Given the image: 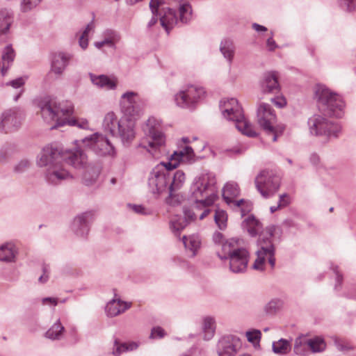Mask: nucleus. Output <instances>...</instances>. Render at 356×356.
I'll list each match as a JSON object with an SVG mask.
<instances>
[{
  "mask_svg": "<svg viewBox=\"0 0 356 356\" xmlns=\"http://www.w3.org/2000/svg\"><path fill=\"white\" fill-rule=\"evenodd\" d=\"M280 86L275 72H269L264 75L261 83V90L263 93H278Z\"/></svg>",
  "mask_w": 356,
  "mask_h": 356,
  "instance_id": "23",
  "label": "nucleus"
},
{
  "mask_svg": "<svg viewBox=\"0 0 356 356\" xmlns=\"http://www.w3.org/2000/svg\"><path fill=\"white\" fill-rule=\"evenodd\" d=\"M257 122L260 127L268 134L273 136V141L275 142L278 136V127L275 126L277 118L270 105L266 103L259 104L257 112Z\"/></svg>",
  "mask_w": 356,
  "mask_h": 356,
  "instance_id": "13",
  "label": "nucleus"
},
{
  "mask_svg": "<svg viewBox=\"0 0 356 356\" xmlns=\"http://www.w3.org/2000/svg\"><path fill=\"white\" fill-rule=\"evenodd\" d=\"M13 21V13L10 10L0 9V36L8 33Z\"/></svg>",
  "mask_w": 356,
  "mask_h": 356,
  "instance_id": "32",
  "label": "nucleus"
},
{
  "mask_svg": "<svg viewBox=\"0 0 356 356\" xmlns=\"http://www.w3.org/2000/svg\"><path fill=\"white\" fill-rule=\"evenodd\" d=\"M143 129L149 140L143 141L138 147L146 149L154 157H159L161 148L165 144V136L160 130V121L151 117L147 120Z\"/></svg>",
  "mask_w": 356,
  "mask_h": 356,
  "instance_id": "8",
  "label": "nucleus"
},
{
  "mask_svg": "<svg viewBox=\"0 0 356 356\" xmlns=\"http://www.w3.org/2000/svg\"><path fill=\"white\" fill-rule=\"evenodd\" d=\"M202 207H199V208H195V204L193 206V208H186L185 207L184 209V218L186 220V222L188 223L193 221L196 218H197V214L195 213V209L197 210V211H200V209H201Z\"/></svg>",
  "mask_w": 356,
  "mask_h": 356,
  "instance_id": "52",
  "label": "nucleus"
},
{
  "mask_svg": "<svg viewBox=\"0 0 356 356\" xmlns=\"http://www.w3.org/2000/svg\"><path fill=\"white\" fill-rule=\"evenodd\" d=\"M245 336L249 342L256 344L259 343L261 337V332L259 330H252L251 331L246 332Z\"/></svg>",
  "mask_w": 356,
  "mask_h": 356,
  "instance_id": "51",
  "label": "nucleus"
},
{
  "mask_svg": "<svg viewBox=\"0 0 356 356\" xmlns=\"http://www.w3.org/2000/svg\"><path fill=\"white\" fill-rule=\"evenodd\" d=\"M44 175L48 184L55 186L63 180L72 178L70 173L64 168L63 161L45 169Z\"/></svg>",
  "mask_w": 356,
  "mask_h": 356,
  "instance_id": "20",
  "label": "nucleus"
},
{
  "mask_svg": "<svg viewBox=\"0 0 356 356\" xmlns=\"http://www.w3.org/2000/svg\"><path fill=\"white\" fill-rule=\"evenodd\" d=\"M235 45L231 40H224L220 43V50L224 58L227 59L229 64L232 63L234 53Z\"/></svg>",
  "mask_w": 356,
  "mask_h": 356,
  "instance_id": "35",
  "label": "nucleus"
},
{
  "mask_svg": "<svg viewBox=\"0 0 356 356\" xmlns=\"http://www.w3.org/2000/svg\"><path fill=\"white\" fill-rule=\"evenodd\" d=\"M92 211H87L77 216L72 225L73 232L79 236L84 237L89 232V225L94 220Z\"/></svg>",
  "mask_w": 356,
  "mask_h": 356,
  "instance_id": "21",
  "label": "nucleus"
},
{
  "mask_svg": "<svg viewBox=\"0 0 356 356\" xmlns=\"http://www.w3.org/2000/svg\"><path fill=\"white\" fill-rule=\"evenodd\" d=\"M65 124L70 126H76L79 128L87 129L89 128V124L86 119L83 118H70V116H67Z\"/></svg>",
  "mask_w": 356,
  "mask_h": 356,
  "instance_id": "48",
  "label": "nucleus"
},
{
  "mask_svg": "<svg viewBox=\"0 0 356 356\" xmlns=\"http://www.w3.org/2000/svg\"><path fill=\"white\" fill-rule=\"evenodd\" d=\"M310 341H312V346L314 348H309V351L313 353H319L325 348V343L324 340L319 337L312 339L310 338Z\"/></svg>",
  "mask_w": 356,
  "mask_h": 356,
  "instance_id": "50",
  "label": "nucleus"
},
{
  "mask_svg": "<svg viewBox=\"0 0 356 356\" xmlns=\"http://www.w3.org/2000/svg\"><path fill=\"white\" fill-rule=\"evenodd\" d=\"M41 115L47 123L55 122L51 129L65 124L67 116L74 112L73 104L70 101L60 102L56 98L47 97L39 103Z\"/></svg>",
  "mask_w": 356,
  "mask_h": 356,
  "instance_id": "3",
  "label": "nucleus"
},
{
  "mask_svg": "<svg viewBox=\"0 0 356 356\" xmlns=\"http://www.w3.org/2000/svg\"><path fill=\"white\" fill-rule=\"evenodd\" d=\"M71 152L68 151L63 154L58 148L47 145L38 155L36 163L39 167H44L47 169L49 167L63 161L67 163L66 157Z\"/></svg>",
  "mask_w": 356,
  "mask_h": 356,
  "instance_id": "17",
  "label": "nucleus"
},
{
  "mask_svg": "<svg viewBox=\"0 0 356 356\" xmlns=\"http://www.w3.org/2000/svg\"><path fill=\"white\" fill-rule=\"evenodd\" d=\"M312 343L307 336L300 335L294 341L293 353L299 356H306L309 353V348H314Z\"/></svg>",
  "mask_w": 356,
  "mask_h": 356,
  "instance_id": "26",
  "label": "nucleus"
},
{
  "mask_svg": "<svg viewBox=\"0 0 356 356\" xmlns=\"http://www.w3.org/2000/svg\"><path fill=\"white\" fill-rule=\"evenodd\" d=\"M138 93L128 91L122 95L120 101V110L123 113V118H128L135 121L143 113L138 102Z\"/></svg>",
  "mask_w": 356,
  "mask_h": 356,
  "instance_id": "15",
  "label": "nucleus"
},
{
  "mask_svg": "<svg viewBox=\"0 0 356 356\" xmlns=\"http://www.w3.org/2000/svg\"><path fill=\"white\" fill-rule=\"evenodd\" d=\"M266 45L270 51L275 50L277 46L273 37H270L266 41Z\"/></svg>",
  "mask_w": 356,
  "mask_h": 356,
  "instance_id": "64",
  "label": "nucleus"
},
{
  "mask_svg": "<svg viewBox=\"0 0 356 356\" xmlns=\"http://www.w3.org/2000/svg\"><path fill=\"white\" fill-rule=\"evenodd\" d=\"M241 346L239 337L229 334L223 336L217 345L218 356H234Z\"/></svg>",
  "mask_w": 356,
  "mask_h": 356,
  "instance_id": "19",
  "label": "nucleus"
},
{
  "mask_svg": "<svg viewBox=\"0 0 356 356\" xmlns=\"http://www.w3.org/2000/svg\"><path fill=\"white\" fill-rule=\"evenodd\" d=\"M272 350L274 353L277 355H286L289 354L291 350V340L282 338L278 341H273Z\"/></svg>",
  "mask_w": 356,
  "mask_h": 356,
  "instance_id": "34",
  "label": "nucleus"
},
{
  "mask_svg": "<svg viewBox=\"0 0 356 356\" xmlns=\"http://www.w3.org/2000/svg\"><path fill=\"white\" fill-rule=\"evenodd\" d=\"M72 58V55L68 52L58 51L53 54L51 60V71L56 75L63 74Z\"/></svg>",
  "mask_w": 356,
  "mask_h": 356,
  "instance_id": "22",
  "label": "nucleus"
},
{
  "mask_svg": "<svg viewBox=\"0 0 356 356\" xmlns=\"http://www.w3.org/2000/svg\"><path fill=\"white\" fill-rule=\"evenodd\" d=\"M17 248L12 243H6L0 246V261L12 262L15 261Z\"/></svg>",
  "mask_w": 356,
  "mask_h": 356,
  "instance_id": "30",
  "label": "nucleus"
},
{
  "mask_svg": "<svg viewBox=\"0 0 356 356\" xmlns=\"http://www.w3.org/2000/svg\"><path fill=\"white\" fill-rule=\"evenodd\" d=\"M257 258L252 266L254 269L264 270L266 259H268L272 268L275 267V247L270 241L267 240L261 244V248L257 251Z\"/></svg>",
  "mask_w": 356,
  "mask_h": 356,
  "instance_id": "18",
  "label": "nucleus"
},
{
  "mask_svg": "<svg viewBox=\"0 0 356 356\" xmlns=\"http://www.w3.org/2000/svg\"><path fill=\"white\" fill-rule=\"evenodd\" d=\"M102 127L105 131L113 136H118L124 146H129L136 136L134 121L123 118L118 119L112 111L105 115Z\"/></svg>",
  "mask_w": 356,
  "mask_h": 356,
  "instance_id": "5",
  "label": "nucleus"
},
{
  "mask_svg": "<svg viewBox=\"0 0 356 356\" xmlns=\"http://www.w3.org/2000/svg\"><path fill=\"white\" fill-rule=\"evenodd\" d=\"M315 99L318 109L324 114L336 118L342 116L345 103L339 94L318 84L315 88Z\"/></svg>",
  "mask_w": 356,
  "mask_h": 356,
  "instance_id": "7",
  "label": "nucleus"
},
{
  "mask_svg": "<svg viewBox=\"0 0 356 356\" xmlns=\"http://www.w3.org/2000/svg\"><path fill=\"white\" fill-rule=\"evenodd\" d=\"M255 186L257 191L264 198L273 197L279 190L281 178L273 171L261 170L255 177Z\"/></svg>",
  "mask_w": 356,
  "mask_h": 356,
  "instance_id": "10",
  "label": "nucleus"
},
{
  "mask_svg": "<svg viewBox=\"0 0 356 356\" xmlns=\"http://www.w3.org/2000/svg\"><path fill=\"white\" fill-rule=\"evenodd\" d=\"M165 330L159 327V326H157V327H154L152 329V332H151V334H150V338L151 339H154L156 337H158V338H163L165 337Z\"/></svg>",
  "mask_w": 356,
  "mask_h": 356,
  "instance_id": "56",
  "label": "nucleus"
},
{
  "mask_svg": "<svg viewBox=\"0 0 356 356\" xmlns=\"http://www.w3.org/2000/svg\"><path fill=\"white\" fill-rule=\"evenodd\" d=\"M81 143L97 156H113L115 148L109 140L102 134L95 133L83 138Z\"/></svg>",
  "mask_w": 356,
  "mask_h": 356,
  "instance_id": "12",
  "label": "nucleus"
},
{
  "mask_svg": "<svg viewBox=\"0 0 356 356\" xmlns=\"http://www.w3.org/2000/svg\"><path fill=\"white\" fill-rule=\"evenodd\" d=\"M42 275L38 278V281L40 283H45L49 280V275L50 273V268L47 264L42 265Z\"/></svg>",
  "mask_w": 356,
  "mask_h": 356,
  "instance_id": "58",
  "label": "nucleus"
},
{
  "mask_svg": "<svg viewBox=\"0 0 356 356\" xmlns=\"http://www.w3.org/2000/svg\"><path fill=\"white\" fill-rule=\"evenodd\" d=\"M159 16L161 26L169 33L170 30L178 22L175 11L172 8H168L163 14L159 13Z\"/></svg>",
  "mask_w": 356,
  "mask_h": 356,
  "instance_id": "29",
  "label": "nucleus"
},
{
  "mask_svg": "<svg viewBox=\"0 0 356 356\" xmlns=\"http://www.w3.org/2000/svg\"><path fill=\"white\" fill-rule=\"evenodd\" d=\"M42 0H21L20 10L22 13L30 12L36 8Z\"/></svg>",
  "mask_w": 356,
  "mask_h": 356,
  "instance_id": "46",
  "label": "nucleus"
},
{
  "mask_svg": "<svg viewBox=\"0 0 356 356\" xmlns=\"http://www.w3.org/2000/svg\"><path fill=\"white\" fill-rule=\"evenodd\" d=\"M307 124L310 134L314 136L338 137L341 130L339 124L332 122L321 115H314L309 118Z\"/></svg>",
  "mask_w": 356,
  "mask_h": 356,
  "instance_id": "11",
  "label": "nucleus"
},
{
  "mask_svg": "<svg viewBox=\"0 0 356 356\" xmlns=\"http://www.w3.org/2000/svg\"><path fill=\"white\" fill-rule=\"evenodd\" d=\"M243 224L246 225L248 232L251 234L256 233L260 225L259 222L253 216H248L243 221Z\"/></svg>",
  "mask_w": 356,
  "mask_h": 356,
  "instance_id": "49",
  "label": "nucleus"
},
{
  "mask_svg": "<svg viewBox=\"0 0 356 356\" xmlns=\"http://www.w3.org/2000/svg\"><path fill=\"white\" fill-rule=\"evenodd\" d=\"M234 209H238L241 216H244L248 213L252 208V203L250 201L241 199L232 202V206Z\"/></svg>",
  "mask_w": 356,
  "mask_h": 356,
  "instance_id": "43",
  "label": "nucleus"
},
{
  "mask_svg": "<svg viewBox=\"0 0 356 356\" xmlns=\"http://www.w3.org/2000/svg\"><path fill=\"white\" fill-rule=\"evenodd\" d=\"M195 153L193 148L186 146L182 149L175 151L166 162L162 161L155 166L148 178V186L150 192L156 196L164 193L169 194V185L171 175L169 170L175 169L181 162L193 163Z\"/></svg>",
  "mask_w": 356,
  "mask_h": 356,
  "instance_id": "1",
  "label": "nucleus"
},
{
  "mask_svg": "<svg viewBox=\"0 0 356 356\" xmlns=\"http://www.w3.org/2000/svg\"><path fill=\"white\" fill-rule=\"evenodd\" d=\"M125 343L127 352L135 350L139 346L138 343L135 341H131V342H127V343Z\"/></svg>",
  "mask_w": 356,
  "mask_h": 356,
  "instance_id": "63",
  "label": "nucleus"
},
{
  "mask_svg": "<svg viewBox=\"0 0 356 356\" xmlns=\"http://www.w3.org/2000/svg\"><path fill=\"white\" fill-rule=\"evenodd\" d=\"M186 180V176L182 170H177L173 177H171V181L169 185V196L172 197L174 193L180 189Z\"/></svg>",
  "mask_w": 356,
  "mask_h": 356,
  "instance_id": "33",
  "label": "nucleus"
},
{
  "mask_svg": "<svg viewBox=\"0 0 356 356\" xmlns=\"http://www.w3.org/2000/svg\"><path fill=\"white\" fill-rule=\"evenodd\" d=\"M179 21L183 24L188 23L192 18V8L187 1H179Z\"/></svg>",
  "mask_w": 356,
  "mask_h": 356,
  "instance_id": "37",
  "label": "nucleus"
},
{
  "mask_svg": "<svg viewBox=\"0 0 356 356\" xmlns=\"http://www.w3.org/2000/svg\"><path fill=\"white\" fill-rule=\"evenodd\" d=\"M161 3V0H151L149 1V8L152 10V15H155V13L158 14L159 8Z\"/></svg>",
  "mask_w": 356,
  "mask_h": 356,
  "instance_id": "60",
  "label": "nucleus"
},
{
  "mask_svg": "<svg viewBox=\"0 0 356 356\" xmlns=\"http://www.w3.org/2000/svg\"><path fill=\"white\" fill-rule=\"evenodd\" d=\"M67 163L76 169H83L82 181L86 186L93 184L99 175L100 170L98 167L88 163V157L81 149L71 152L66 157Z\"/></svg>",
  "mask_w": 356,
  "mask_h": 356,
  "instance_id": "9",
  "label": "nucleus"
},
{
  "mask_svg": "<svg viewBox=\"0 0 356 356\" xmlns=\"http://www.w3.org/2000/svg\"><path fill=\"white\" fill-rule=\"evenodd\" d=\"M214 220L220 229H225L227 227V213L224 210L216 209L214 215Z\"/></svg>",
  "mask_w": 356,
  "mask_h": 356,
  "instance_id": "45",
  "label": "nucleus"
},
{
  "mask_svg": "<svg viewBox=\"0 0 356 356\" xmlns=\"http://www.w3.org/2000/svg\"><path fill=\"white\" fill-rule=\"evenodd\" d=\"M339 3L348 11H352L356 8V0H339Z\"/></svg>",
  "mask_w": 356,
  "mask_h": 356,
  "instance_id": "55",
  "label": "nucleus"
},
{
  "mask_svg": "<svg viewBox=\"0 0 356 356\" xmlns=\"http://www.w3.org/2000/svg\"><path fill=\"white\" fill-rule=\"evenodd\" d=\"M65 331V327L62 325L60 319H58L56 323L46 332L45 337L51 340H60Z\"/></svg>",
  "mask_w": 356,
  "mask_h": 356,
  "instance_id": "38",
  "label": "nucleus"
},
{
  "mask_svg": "<svg viewBox=\"0 0 356 356\" xmlns=\"http://www.w3.org/2000/svg\"><path fill=\"white\" fill-rule=\"evenodd\" d=\"M271 102L279 108H282L286 105V100L283 97L271 98Z\"/></svg>",
  "mask_w": 356,
  "mask_h": 356,
  "instance_id": "62",
  "label": "nucleus"
},
{
  "mask_svg": "<svg viewBox=\"0 0 356 356\" xmlns=\"http://www.w3.org/2000/svg\"><path fill=\"white\" fill-rule=\"evenodd\" d=\"M240 194V189L238 184L234 181L227 182L222 189V197L225 202L232 206L234 198Z\"/></svg>",
  "mask_w": 356,
  "mask_h": 356,
  "instance_id": "28",
  "label": "nucleus"
},
{
  "mask_svg": "<svg viewBox=\"0 0 356 356\" xmlns=\"http://www.w3.org/2000/svg\"><path fill=\"white\" fill-rule=\"evenodd\" d=\"M30 165L31 163L28 159H22L15 166L14 169L16 172L21 173L27 170Z\"/></svg>",
  "mask_w": 356,
  "mask_h": 356,
  "instance_id": "54",
  "label": "nucleus"
},
{
  "mask_svg": "<svg viewBox=\"0 0 356 356\" xmlns=\"http://www.w3.org/2000/svg\"><path fill=\"white\" fill-rule=\"evenodd\" d=\"M202 330L204 332V339L209 341L214 336L216 330V322L213 318L207 316L203 320Z\"/></svg>",
  "mask_w": 356,
  "mask_h": 356,
  "instance_id": "39",
  "label": "nucleus"
},
{
  "mask_svg": "<svg viewBox=\"0 0 356 356\" xmlns=\"http://www.w3.org/2000/svg\"><path fill=\"white\" fill-rule=\"evenodd\" d=\"M282 305L283 302L280 299H272L264 306V311L266 315L273 316L280 310Z\"/></svg>",
  "mask_w": 356,
  "mask_h": 356,
  "instance_id": "42",
  "label": "nucleus"
},
{
  "mask_svg": "<svg viewBox=\"0 0 356 356\" xmlns=\"http://www.w3.org/2000/svg\"><path fill=\"white\" fill-rule=\"evenodd\" d=\"M289 203V197L286 194H282L280 196L278 205L280 208L286 207Z\"/></svg>",
  "mask_w": 356,
  "mask_h": 356,
  "instance_id": "61",
  "label": "nucleus"
},
{
  "mask_svg": "<svg viewBox=\"0 0 356 356\" xmlns=\"http://www.w3.org/2000/svg\"><path fill=\"white\" fill-rule=\"evenodd\" d=\"M220 108L225 118L235 123L236 128L243 135L254 138L257 136L252 124L245 118L242 108L235 98L221 100Z\"/></svg>",
  "mask_w": 356,
  "mask_h": 356,
  "instance_id": "6",
  "label": "nucleus"
},
{
  "mask_svg": "<svg viewBox=\"0 0 356 356\" xmlns=\"http://www.w3.org/2000/svg\"><path fill=\"white\" fill-rule=\"evenodd\" d=\"M232 240H240V239L237 238H232L225 240L224 235L222 233L217 232V231L215 232L212 236V241H213V243L216 245L220 246V248H221L220 250L217 251V252H222V248H223L224 245L225 243H227V242L231 241Z\"/></svg>",
  "mask_w": 356,
  "mask_h": 356,
  "instance_id": "47",
  "label": "nucleus"
},
{
  "mask_svg": "<svg viewBox=\"0 0 356 356\" xmlns=\"http://www.w3.org/2000/svg\"><path fill=\"white\" fill-rule=\"evenodd\" d=\"M182 241L186 250L190 252L191 257H194L197 255L198 250L201 248V238L197 234H192L188 236H184Z\"/></svg>",
  "mask_w": 356,
  "mask_h": 356,
  "instance_id": "27",
  "label": "nucleus"
},
{
  "mask_svg": "<svg viewBox=\"0 0 356 356\" xmlns=\"http://www.w3.org/2000/svg\"><path fill=\"white\" fill-rule=\"evenodd\" d=\"M131 307V302L122 301L120 299L110 300L105 308V312L108 317L117 316Z\"/></svg>",
  "mask_w": 356,
  "mask_h": 356,
  "instance_id": "24",
  "label": "nucleus"
},
{
  "mask_svg": "<svg viewBox=\"0 0 356 356\" xmlns=\"http://www.w3.org/2000/svg\"><path fill=\"white\" fill-rule=\"evenodd\" d=\"M332 269L333 270L334 273L336 275V284L334 286V289L338 291L339 290V288H341L343 282V275L339 272L338 266H333L332 267Z\"/></svg>",
  "mask_w": 356,
  "mask_h": 356,
  "instance_id": "57",
  "label": "nucleus"
},
{
  "mask_svg": "<svg viewBox=\"0 0 356 356\" xmlns=\"http://www.w3.org/2000/svg\"><path fill=\"white\" fill-rule=\"evenodd\" d=\"M216 175L212 172H203L197 177L190 188V199L195 208L208 207L218 197Z\"/></svg>",
  "mask_w": 356,
  "mask_h": 356,
  "instance_id": "2",
  "label": "nucleus"
},
{
  "mask_svg": "<svg viewBox=\"0 0 356 356\" xmlns=\"http://www.w3.org/2000/svg\"><path fill=\"white\" fill-rule=\"evenodd\" d=\"M241 240H232L225 243L222 252H216L218 258L222 261H229V268L234 273L245 272L249 262L248 251L240 247Z\"/></svg>",
  "mask_w": 356,
  "mask_h": 356,
  "instance_id": "4",
  "label": "nucleus"
},
{
  "mask_svg": "<svg viewBox=\"0 0 356 356\" xmlns=\"http://www.w3.org/2000/svg\"><path fill=\"white\" fill-rule=\"evenodd\" d=\"M125 352H127L125 343L120 342L118 339H115L113 348L111 353L112 355L113 356H120L121 354Z\"/></svg>",
  "mask_w": 356,
  "mask_h": 356,
  "instance_id": "53",
  "label": "nucleus"
},
{
  "mask_svg": "<svg viewBox=\"0 0 356 356\" xmlns=\"http://www.w3.org/2000/svg\"><path fill=\"white\" fill-rule=\"evenodd\" d=\"M188 223L181 217H175L170 221V228L175 235H179V232L184 229Z\"/></svg>",
  "mask_w": 356,
  "mask_h": 356,
  "instance_id": "44",
  "label": "nucleus"
},
{
  "mask_svg": "<svg viewBox=\"0 0 356 356\" xmlns=\"http://www.w3.org/2000/svg\"><path fill=\"white\" fill-rule=\"evenodd\" d=\"M95 24L94 19L89 22L85 29L79 35V44L81 48L85 50L88 45V35L90 32L94 31Z\"/></svg>",
  "mask_w": 356,
  "mask_h": 356,
  "instance_id": "41",
  "label": "nucleus"
},
{
  "mask_svg": "<svg viewBox=\"0 0 356 356\" xmlns=\"http://www.w3.org/2000/svg\"><path fill=\"white\" fill-rule=\"evenodd\" d=\"M15 57V53L13 47L10 45L6 46L4 48L1 56L2 65H1V72L3 76L6 74L8 68L13 62Z\"/></svg>",
  "mask_w": 356,
  "mask_h": 356,
  "instance_id": "31",
  "label": "nucleus"
},
{
  "mask_svg": "<svg viewBox=\"0 0 356 356\" xmlns=\"http://www.w3.org/2000/svg\"><path fill=\"white\" fill-rule=\"evenodd\" d=\"M129 207L133 209V211L139 214L143 215H149L150 214V211L147 210L145 207L141 206V205H129Z\"/></svg>",
  "mask_w": 356,
  "mask_h": 356,
  "instance_id": "59",
  "label": "nucleus"
},
{
  "mask_svg": "<svg viewBox=\"0 0 356 356\" xmlns=\"http://www.w3.org/2000/svg\"><path fill=\"white\" fill-rule=\"evenodd\" d=\"M24 119V113L19 108L5 110L0 115V132L7 134L17 131Z\"/></svg>",
  "mask_w": 356,
  "mask_h": 356,
  "instance_id": "14",
  "label": "nucleus"
},
{
  "mask_svg": "<svg viewBox=\"0 0 356 356\" xmlns=\"http://www.w3.org/2000/svg\"><path fill=\"white\" fill-rule=\"evenodd\" d=\"M91 81L94 85L108 90L115 89L116 83L106 75H91Z\"/></svg>",
  "mask_w": 356,
  "mask_h": 356,
  "instance_id": "36",
  "label": "nucleus"
},
{
  "mask_svg": "<svg viewBox=\"0 0 356 356\" xmlns=\"http://www.w3.org/2000/svg\"><path fill=\"white\" fill-rule=\"evenodd\" d=\"M203 88L190 85L181 90L175 95L176 104L181 108H191L204 95Z\"/></svg>",
  "mask_w": 356,
  "mask_h": 356,
  "instance_id": "16",
  "label": "nucleus"
},
{
  "mask_svg": "<svg viewBox=\"0 0 356 356\" xmlns=\"http://www.w3.org/2000/svg\"><path fill=\"white\" fill-rule=\"evenodd\" d=\"M104 39L102 41L95 42L94 45L96 48L100 49L104 46L109 47L112 49H115L116 44L121 40L120 34L116 31L112 29H107L103 33Z\"/></svg>",
  "mask_w": 356,
  "mask_h": 356,
  "instance_id": "25",
  "label": "nucleus"
},
{
  "mask_svg": "<svg viewBox=\"0 0 356 356\" xmlns=\"http://www.w3.org/2000/svg\"><path fill=\"white\" fill-rule=\"evenodd\" d=\"M26 80H27L26 76H20L15 79L10 81L6 83V86H11L12 88L16 89V90H19L17 92V94L13 97V100L15 102H17L19 99V98L20 97V96L22 95V94L24 92V84H25Z\"/></svg>",
  "mask_w": 356,
  "mask_h": 356,
  "instance_id": "40",
  "label": "nucleus"
}]
</instances>
